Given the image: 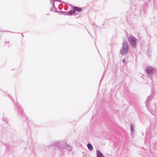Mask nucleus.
Instances as JSON below:
<instances>
[{
    "instance_id": "obj_1",
    "label": "nucleus",
    "mask_w": 157,
    "mask_h": 157,
    "mask_svg": "<svg viewBox=\"0 0 157 157\" xmlns=\"http://www.w3.org/2000/svg\"><path fill=\"white\" fill-rule=\"evenodd\" d=\"M127 51V43L126 42H124L123 44V47L121 49V52L122 55L126 54Z\"/></svg>"
},
{
    "instance_id": "obj_7",
    "label": "nucleus",
    "mask_w": 157,
    "mask_h": 157,
    "mask_svg": "<svg viewBox=\"0 0 157 157\" xmlns=\"http://www.w3.org/2000/svg\"><path fill=\"white\" fill-rule=\"evenodd\" d=\"M75 13V10H71L70 12L68 13V14H72L74 13Z\"/></svg>"
},
{
    "instance_id": "obj_6",
    "label": "nucleus",
    "mask_w": 157,
    "mask_h": 157,
    "mask_svg": "<svg viewBox=\"0 0 157 157\" xmlns=\"http://www.w3.org/2000/svg\"><path fill=\"white\" fill-rule=\"evenodd\" d=\"M72 9L73 10H81V9L80 8L76 7H73Z\"/></svg>"
},
{
    "instance_id": "obj_4",
    "label": "nucleus",
    "mask_w": 157,
    "mask_h": 157,
    "mask_svg": "<svg viewBox=\"0 0 157 157\" xmlns=\"http://www.w3.org/2000/svg\"><path fill=\"white\" fill-rule=\"evenodd\" d=\"M97 157H103L101 153L99 151H97Z\"/></svg>"
},
{
    "instance_id": "obj_3",
    "label": "nucleus",
    "mask_w": 157,
    "mask_h": 157,
    "mask_svg": "<svg viewBox=\"0 0 157 157\" xmlns=\"http://www.w3.org/2000/svg\"><path fill=\"white\" fill-rule=\"evenodd\" d=\"M153 69L151 68H147V73L151 74L152 73Z\"/></svg>"
},
{
    "instance_id": "obj_8",
    "label": "nucleus",
    "mask_w": 157,
    "mask_h": 157,
    "mask_svg": "<svg viewBox=\"0 0 157 157\" xmlns=\"http://www.w3.org/2000/svg\"><path fill=\"white\" fill-rule=\"evenodd\" d=\"M125 61V60L124 59H123L122 60V61L123 63H124Z\"/></svg>"
},
{
    "instance_id": "obj_5",
    "label": "nucleus",
    "mask_w": 157,
    "mask_h": 157,
    "mask_svg": "<svg viewBox=\"0 0 157 157\" xmlns=\"http://www.w3.org/2000/svg\"><path fill=\"white\" fill-rule=\"evenodd\" d=\"M87 146L88 148L90 150H92L93 149V147L92 145L90 144H88L87 145Z\"/></svg>"
},
{
    "instance_id": "obj_2",
    "label": "nucleus",
    "mask_w": 157,
    "mask_h": 157,
    "mask_svg": "<svg viewBox=\"0 0 157 157\" xmlns=\"http://www.w3.org/2000/svg\"><path fill=\"white\" fill-rule=\"evenodd\" d=\"M129 40L132 45L134 46H135L136 40L134 37L133 36H130L129 38Z\"/></svg>"
}]
</instances>
